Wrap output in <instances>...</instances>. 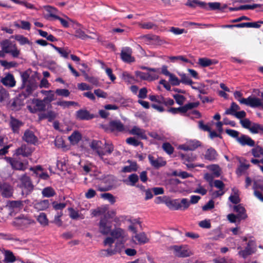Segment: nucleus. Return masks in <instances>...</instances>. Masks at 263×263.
I'll return each mask as SVG.
<instances>
[{
	"label": "nucleus",
	"mask_w": 263,
	"mask_h": 263,
	"mask_svg": "<svg viewBox=\"0 0 263 263\" xmlns=\"http://www.w3.org/2000/svg\"><path fill=\"white\" fill-rule=\"evenodd\" d=\"M37 221L43 226H47L48 224V220L45 213H41L38 216Z\"/></svg>",
	"instance_id": "a18cd8bd"
},
{
	"label": "nucleus",
	"mask_w": 263,
	"mask_h": 263,
	"mask_svg": "<svg viewBox=\"0 0 263 263\" xmlns=\"http://www.w3.org/2000/svg\"><path fill=\"white\" fill-rule=\"evenodd\" d=\"M179 76L181 78L180 83H182L185 85H189L192 86V84L194 83L192 79L187 76L185 73H180Z\"/></svg>",
	"instance_id": "58836bf2"
},
{
	"label": "nucleus",
	"mask_w": 263,
	"mask_h": 263,
	"mask_svg": "<svg viewBox=\"0 0 263 263\" xmlns=\"http://www.w3.org/2000/svg\"><path fill=\"white\" fill-rule=\"evenodd\" d=\"M63 215V212L61 211L60 212H58L57 215L54 216V218L53 220V223H54L58 227H61L62 225V221L61 219V217Z\"/></svg>",
	"instance_id": "e2e57ef3"
},
{
	"label": "nucleus",
	"mask_w": 263,
	"mask_h": 263,
	"mask_svg": "<svg viewBox=\"0 0 263 263\" xmlns=\"http://www.w3.org/2000/svg\"><path fill=\"white\" fill-rule=\"evenodd\" d=\"M130 134L133 135H136L141 139L147 140V137L145 134V130L136 126H134L130 130Z\"/></svg>",
	"instance_id": "393cba45"
},
{
	"label": "nucleus",
	"mask_w": 263,
	"mask_h": 263,
	"mask_svg": "<svg viewBox=\"0 0 263 263\" xmlns=\"http://www.w3.org/2000/svg\"><path fill=\"white\" fill-rule=\"evenodd\" d=\"M169 78L170 81L173 86H178L180 84V80L174 74H170Z\"/></svg>",
	"instance_id": "69168bd1"
},
{
	"label": "nucleus",
	"mask_w": 263,
	"mask_h": 263,
	"mask_svg": "<svg viewBox=\"0 0 263 263\" xmlns=\"http://www.w3.org/2000/svg\"><path fill=\"white\" fill-rule=\"evenodd\" d=\"M162 147L163 151L168 155L172 154L174 151L173 146L168 142L164 143L162 144Z\"/></svg>",
	"instance_id": "09e8293b"
},
{
	"label": "nucleus",
	"mask_w": 263,
	"mask_h": 263,
	"mask_svg": "<svg viewBox=\"0 0 263 263\" xmlns=\"http://www.w3.org/2000/svg\"><path fill=\"white\" fill-rule=\"evenodd\" d=\"M6 206L10 211L15 212L22 209L24 206V203L21 200L9 201Z\"/></svg>",
	"instance_id": "a211bd4d"
},
{
	"label": "nucleus",
	"mask_w": 263,
	"mask_h": 263,
	"mask_svg": "<svg viewBox=\"0 0 263 263\" xmlns=\"http://www.w3.org/2000/svg\"><path fill=\"white\" fill-rule=\"evenodd\" d=\"M109 129L111 132H122L125 128L123 124L120 120H111L108 124Z\"/></svg>",
	"instance_id": "2eb2a0df"
},
{
	"label": "nucleus",
	"mask_w": 263,
	"mask_h": 263,
	"mask_svg": "<svg viewBox=\"0 0 263 263\" xmlns=\"http://www.w3.org/2000/svg\"><path fill=\"white\" fill-rule=\"evenodd\" d=\"M21 78L22 80V84L21 87V89H23L25 85L27 84V83H29L30 81H34L33 79H29V74L26 71L24 72L21 74Z\"/></svg>",
	"instance_id": "37998d69"
},
{
	"label": "nucleus",
	"mask_w": 263,
	"mask_h": 263,
	"mask_svg": "<svg viewBox=\"0 0 263 263\" xmlns=\"http://www.w3.org/2000/svg\"><path fill=\"white\" fill-rule=\"evenodd\" d=\"M0 192L5 198L11 197L13 195V190L11 186L8 183L0 181Z\"/></svg>",
	"instance_id": "9d476101"
},
{
	"label": "nucleus",
	"mask_w": 263,
	"mask_h": 263,
	"mask_svg": "<svg viewBox=\"0 0 263 263\" xmlns=\"http://www.w3.org/2000/svg\"><path fill=\"white\" fill-rule=\"evenodd\" d=\"M1 82L4 85L9 87H14L16 84L14 76L11 73H8L2 79Z\"/></svg>",
	"instance_id": "4be33fe9"
},
{
	"label": "nucleus",
	"mask_w": 263,
	"mask_h": 263,
	"mask_svg": "<svg viewBox=\"0 0 263 263\" xmlns=\"http://www.w3.org/2000/svg\"><path fill=\"white\" fill-rule=\"evenodd\" d=\"M139 180V177L136 174H132L128 176L126 184L130 186H135Z\"/></svg>",
	"instance_id": "72a5a7b5"
},
{
	"label": "nucleus",
	"mask_w": 263,
	"mask_h": 263,
	"mask_svg": "<svg viewBox=\"0 0 263 263\" xmlns=\"http://www.w3.org/2000/svg\"><path fill=\"white\" fill-rule=\"evenodd\" d=\"M209 169L211 171L215 177H218L220 175L221 170L217 164H212L209 166Z\"/></svg>",
	"instance_id": "de8ad7c7"
},
{
	"label": "nucleus",
	"mask_w": 263,
	"mask_h": 263,
	"mask_svg": "<svg viewBox=\"0 0 263 263\" xmlns=\"http://www.w3.org/2000/svg\"><path fill=\"white\" fill-rule=\"evenodd\" d=\"M42 194L44 197L50 198L53 197L56 194V192L52 187L48 186L42 190Z\"/></svg>",
	"instance_id": "2f4dec72"
},
{
	"label": "nucleus",
	"mask_w": 263,
	"mask_h": 263,
	"mask_svg": "<svg viewBox=\"0 0 263 263\" xmlns=\"http://www.w3.org/2000/svg\"><path fill=\"white\" fill-rule=\"evenodd\" d=\"M137 170L138 166L136 162H131L129 166H125L123 168L124 172H136Z\"/></svg>",
	"instance_id": "49530a36"
},
{
	"label": "nucleus",
	"mask_w": 263,
	"mask_h": 263,
	"mask_svg": "<svg viewBox=\"0 0 263 263\" xmlns=\"http://www.w3.org/2000/svg\"><path fill=\"white\" fill-rule=\"evenodd\" d=\"M251 241L247 243V246L244 250H241L238 252V255L243 258H246L248 256L252 255L254 253L253 249L251 247Z\"/></svg>",
	"instance_id": "b1692460"
},
{
	"label": "nucleus",
	"mask_w": 263,
	"mask_h": 263,
	"mask_svg": "<svg viewBox=\"0 0 263 263\" xmlns=\"http://www.w3.org/2000/svg\"><path fill=\"white\" fill-rule=\"evenodd\" d=\"M5 159L7 162L10 163L12 168L13 170L24 171L26 169L27 167L24 163L20 162L17 160L9 157H5Z\"/></svg>",
	"instance_id": "6e6552de"
},
{
	"label": "nucleus",
	"mask_w": 263,
	"mask_h": 263,
	"mask_svg": "<svg viewBox=\"0 0 263 263\" xmlns=\"http://www.w3.org/2000/svg\"><path fill=\"white\" fill-rule=\"evenodd\" d=\"M135 238L139 243L144 244L148 242L146 235L144 233H140L135 236Z\"/></svg>",
	"instance_id": "a19ab883"
},
{
	"label": "nucleus",
	"mask_w": 263,
	"mask_h": 263,
	"mask_svg": "<svg viewBox=\"0 0 263 263\" xmlns=\"http://www.w3.org/2000/svg\"><path fill=\"white\" fill-rule=\"evenodd\" d=\"M148 157L151 164L155 168H158L166 164L165 161L162 160L160 161L158 159H155V158L151 155H149Z\"/></svg>",
	"instance_id": "cd10ccee"
},
{
	"label": "nucleus",
	"mask_w": 263,
	"mask_h": 263,
	"mask_svg": "<svg viewBox=\"0 0 263 263\" xmlns=\"http://www.w3.org/2000/svg\"><path fill=\"white\" fill-rule=\"evenodd\" d=\"M121 58L125 62L130 63L134 61V59L131 56V54L125 51H121Z\"/></svg>",
	"instance_id": "c03bdc74"
},
{
	"label": "nucleus",
	"mask_w": 263,
	"mask_h": 263,
	"mask_svg": "<svg viewBox=\"0 0 263 263\" xmlns=\"http://www.w3.org/2000/svg\"><path fill=\"white\" fill-rule=\"evenodd\" d=\"M8 91L2 86H0V103H2L8 97Z\"/></svg>",
	"instance_id": "6e6d98bb"
},
{
	"label": "nucleus",
	"mask_w": 263,
	"mask_h": 263,
	"mask_svg": "<svg viewBox=\"0 0 263 263\" xmlns=\"http://www.w3.org/2000/svg\"><path fill=\"white\" fill-rule=\"evenodd\" d=\"M218 154L216 151L213 147L208 148L204 155L205 159L210 161H213L217 159Z\"/></svg>",
	"instance_id": "5701e85b"
},
{
	"label": "nucleus",
	"mask_w": 263,
	"mask_h": 263,
	"mask_svg": "<svg viewBox=\"0 0 263 263\" xmlns=\"http://www.w3.org/2000/svg\"><path fill=\"white\" fill-rule=\"evenodd\" d=\"M240 109V107L235 102H233L229 108L226 110L225 114L227 115H233L237 112V110Z\"/></svg>",
	"instance_id": "e433bc0d"
},
{
	"label": "nucleus",
	"mask_w": 263,
	"mask_h": 263,
	"mask_svg": "<svg viewBox=\"0 0 263 263\" xmlns=\"http://www.w3.org/2000/svg\"><path fill=\"white\" fill-rule=\"evenodd\" d=\"M233 210L237 213V216L238 217L239 221L245 220L247 218L248 216L246 214V210L241 204L234 205Z\"/></svg>",
	"instance_id": "6ab92c4d"
},
{
	"label": "nucleus",
	"mask_w": 263,
	"mask_h": 263,
	"mask_svg": "<svg viewBox=\"0 0 263 263\" xmlns=\"http://www.w3.org/2000/svg\"><path fill=\"white\" fill-rule=\"evenodd\" d=\"M102 144L101 141L93 140L91 143L90 147L93 151L96 152L100 148V146H102Z\"/></svg>",
	"instance_id": "774afa93"
},
{
	"label": "nucleus",
	"mask_w": 263,
	"mask_h": 263,
	"mask_svg": "<svg viewBox=\"0 0 263 263\" xmlns=\"http://www.w3.org/2000/svg\"><path fill=\"white\" fill-rule=\"evenodd\" d=\"M50 45L56 51H57L62 57L66 59L68 58V54L70 52V51H67L65 49L57 47L52 44H50Z\"/></svg>",
	"instance_id": "ea45409f"
},
{
	"label": "nucleus",
	"mask_w": 263,
	"mask_h": 263,
	"mask_svg": "<svg viewBox=\"0 0 263 263\" xmlns=\"http://www.w3.org/2000/svg\"><path fill=\"white\" fill-rule=\"evenodd\" d=\"M180 155L182 160L183 161V163L186 165L187 167L194 168V166L193 164H188L186 162L194 161L196 158L195 155H194L191 152H187L185 153H181Z\"/></svg>",
	"instance_id": "9b49d317"
},
{
	"label": "nucleus",
	"mask_w": 263,
	"mask_h": 263,
	"mask_svg": "<svg viewBox=\"0 0 263 263\" xmlns=\"http://www.w3.org/2000/svg\"><path fill=\"white\" fill-rule=\"evenodd\" d=\"M14 38L15 40L18 41L20 45H24L25 44H31V43L29 41L28 39L26 37H25L23 35H15L14 36Z\"/></svg>",
	"instance_id": "4c0bfd02"
},
{
	"label": "nucleus",
	"mask_w": 263,
	"mask_h": 263,
	"mask_svg": "<svg viewBox=\"0 0 263 263\" xmlns=\"http://www.w3.org/2000/svg\"><path fill=\"white\" fill-rule=\"evenodd\" d=\"M81 135L77 131H74L69 137L68 139L72 143H77L81 139Z\"/></svg>",
	"instance_id": "c9c22d12"
},
{
	"label": "nucleus",
	"mask_w": 263,
	"mask_h": 263,
	"mask_svg": "<svg viewBox=\"0 0 263 263\" xmlns=\"http://www.w3.org/2000/svg\"><path fill=\"white\" fill-rule=\"evenodd\" d=\"M174 251V254L178 257H185L190 255L189 253L183 246L175 245L171 247Z\"/></svg>",
	"instance_id": "1a4fd4ad"
},
{
	"label": "nucleus",
	"mask_w": 263,
	"mask_h": 263,
	"mask_svg": "<svg viewBox=\"0 0 263 263\" xmlns=\"http://www.w3.org/2000/svg\"><path fill=\"white\" fill-rule=\"evenodd\" d=\"M225 132L229 136L235 138L236 141H237L238 138L239 137V132L234 129H226Z\"/></svg>",
	"instance_id": "4d7b16f0"
},
{
	"label": "nucleus",
	"mask_w": 263,
	"mask_h": 263,
	"mask_svg": "<svg viewBox=\"0 0 263 263\" xmlns=\"http://www.w3.org/2000/svg\"><path fill=\"white\" fill-rule=\"evenodd\" d=\"M16 45L13 44L12 42L9 40L6 39L1 43L2 49L4 50L6 53L10 52L11 50L13 49Z\"/></svg>",
	"instance_id": "a878e982"
},
{
	"label": "nucleus",
	"mask_w": 263,
	"mask_h": 263,
	"mask_svg": "<svg viewBox=\"0 0 263 263\" xmlns=\"http://www.w3.org/2000/svg\"><path fill=\"white\" fill-rule=\"evenodd\" d=\"M36 87L37 85L35 81H30L23 88H25V91L22 92L20 94L23 96L24 98L26 99L32 93Z\"/></svg>",
	"instance_id": "ddd939ff"
},
{
	"label": "nucleus",
	"mask_w": 263,
	"mask_h": 263,
	"mask_svg": "<svg viewBox=\"0 0 263 263\" xmlns=\"http://www.w3.org/2000/svg\"><path fill=\"white\" fill-rule=\"evenodd\" d=\"M54 104L61 106L63 109L69 108L71 106H79L78 102L70 101H59L54 103Z\"/></svg>",
	"instance_id": "c85d7f7f"
},
{
	"label": "nucleus",
	"mask_w": 263,
	"mask_h": 263,
	"mask_svg": "<svg viewBox=\"0 0 263 263\" xmlns=\"http://www.w3.org/2000/svg\"><path fill=\"white\" fill-rule=\"evenodd\" d=\"M55 93L60 96L67 97L70 95V91L67 89H57Z\"/></svg>",
	"instance_id": "0e129e2a"
},
{
	"label": "nucleus",
	"mask_w": 263,
	"mask_h": 263,
	"mask_svg": "<svg viewBox=\"0 0 263 263\" xmlns=\"http://www.w3.org/2000/svg\"><path fill=\"white\" fill-rule=\"evenodd\" d=\"M126 142L127 144L130 145H133L134 146H138L140 145L141 146L143 145V143L138 141L137 139H136L134 137H129L126 139Z\"/></svg>",
	"instance_id": "3c124183"
},
{
	"label": "nucleus",
	"mask_w": 263,
	"mask_h": 263,
	"mask_svg": "<svg viewBox=\"0 0 263 263\" xmlns=\"http://www.w3.org/2000/svg\"><path fill=\"white\" fill-rule=\"evenodd\" d=\"M9 125L13 133L18 134L20 133V128L24 125V123L22 121L11 116L9 122Z\"/></svg>",
	"instance_id": "39448f33"
},
{
	"label": "nucleus",
	"mask_w": 263,
	"mask_h": 263,
	"mask_svg": "<svg viewBox=\"0 0 263 263\" xmlns=\"http://www.w3.org/2000/svg\"><path fill=\"white\" fill-rule=\"evenodd\" d=\"M35 104L34 108H32L30 106H28V109L32 113H35L37 111H44L46 109V104L42 100L36 99L33 101Z\"/></svg>",
	"instance_id": "dca6fc26"
},
{
	"label": "nucleus",
	"mask_w": 263,
	"mask_h": 263,
	"mask_svg": "<svg viewBox=\"0 0 263 263\" xmlns=\"http://www.w3.org/2000/svg\"><path fill=\"white\" fill-rule=\"evenodd\" d=\"M198 64L202 67H206L218 63V61L214 59H210L207 58H201L198 59Z\"/></svg>",
	"instance_id": "bb28decb"
},
{
	"label": "nucleus",
	"mask_w": 263,
	"mask_h": 263,
	"mask_svg": "<svg viewBox=\"0 0 263 263\" xmlns=\"http://www.w3.org/2000/svg\"><path fill=\"white\" fill-rule=\"evenodd\" d=\"M21 181V186L26 190L27 194L31 192L34 189V186L32 183L30 178L26 174L22 175L20 178Z\"/></svg>",
	"instance_id": "20e7f679"
},
{
	"label": "nucleus",
	"mask_w": 263,
	"mask_h": 263,
	"mask_svg": "<svg viewBox=\"0 0 263 263\" xmlns=\"http://www.w3.org/2000/svg\"><path fill=\"white\" fill-rule=\"evenodd\" d=\"M235 98L241 104H245L249 106H256L259 105V100L256 97L249 96L247 98H242V93L239 91L234 93Z\"/></svg>",
	"instance_id": "f03ea898"
},
{
	"label": "nucleus",
	"mask_w": 263,
	"mask_h": 263,
	"mask_svg": "<svg viewBox=\"0 0 263 263\" xmlns=\"http://www.w3.org/2000/svg\"><path fill=\"white\" fill-rule=\"evenodd\" d=\"M136 75L137 77H138L141 79L144 80H147L151 77V74L149 73L143 72L140 71H136Z\"/></svg>",
	"instance_id": "338daca9"
},
{
	"label": "nucleus",
	"mask_w": 263,
	"mask_h": 263,
	"mask_svg": "<svg viewBox=\"0 0 263 263\" xmlns=\"http://www.w3.org/2000/svg\"><path fill=\"white\" fill-rule=\"evenodd\" d=\"M249 164H245L243 163H241L236 169V174L238 176H241L245 171H246L249 167Z\"/></svg>",
	"instance_id": "864d4df0"
},
{
	"label": "nucleus",
	"mask_w": 263,
	"mask_h": 263,
	"mask_svg": "<svg viewBox=\"0 0 263 263\" xmlns=\"http://www.w3.org/2000/svg\"><path fill=\"white\" fill-rule=\"evenodd\" d=\"M102 252H107L106 256H111L116 254L117 253H120L121 252V249H118V245L115 247L114 249H108L107 250H103Z\"/></svg>",
	"instance_id": "13d9d810"
},
{
	"label": "nucleus",
	"mask_w": 263,
	"mask_h": 263,
	"mask_svg": "<svg viewBox=\"0 0 263 263\" xmlns=\"http://www.w3.org/2000/svg\"><path fill=\"white\" fill-rule=\"evenodd\" d=\"M32 152V148L26 144H23L15 150V154L16 156L22 155L24 157H28L31 155Z\"/></svg>",
	"instance_id": "f8f14e48"
},
{
	"label": "nucleus",
	"mask_w": 263,
	"mask_h": 263,
	"mask_svg": "<svg viewBox=\"0 0 263 263\" xmlns=\"http://www.w3.org/2000/svg\"><path fill=\"white\" fill-rule=\"evenodd\" d=\"M76 118L79 120H90L93 119L95 116L91 114L86 109H80L77 110L75 114Z\"/></svg>",
	"instance_id": "423d86ee"
},
{
	"label": "nucleus",
	"mask_w": 263,
	"mask_h": 263,
	"mask_svg": "<svg viewBox=\"0 0 263 263\" xmlns=\"http://www.w3.org/2000/svg\"><path fill=\"white\" fill-rule=\"evenodd\" d=\"M253 122H252L249 119L245 118L240 120V123L244 128L248 129L251 132V129Z\"/></svg>",
	"instance_id": "79ce46f5"
},
{
	"label": "nucleus",
	"mask_w": 263,
	"mask_h": 263,
	"mask_svg": "<svg viewBox=\"0 0 263 263\" xmlns=\"http://www.w3.org/2000/svg\"><path fill=\"white\" fill-rule=\"evenodd\" d=\"M104 149L106 155H110L114 151V146L111 143L105 142L104 143Z\"/></svg>",
	"instance_id": "052dcab7"
},
{
	"label": "nucleus",
	"mask_w": 263,
	"mask_h": 263,
	"mask_svg": "<svg viewBox=\"0 0 263 263\" xmlns=\"http://www.w3.org/2000/svg\"><path fill=\"white\" fill-rule=\"evenodd\" d=\"M22 139L27 143L34 145H36L38 143V138L34 133L29 129L25 130L22 137Z\"/></svg>",
	"instance_id": "0eeeda50"
},
{
	"label": "nucleus",
	"mask_w": 263,
	"mask_h": 263,
	"mask_svg": "<svg viewBox=\"0 0 263 263\" xmlns=\"http://www.w3.org/2000/svg\"><path fill=\"white\" fill-rule=\"evenodd\" d=\"M241 145H248L253 147L255 145V141L249 136L241 134L237 141Z\"/></svg>",
	"instance_id": "f3484780"
},
{
	"label": "nucleus",
	"mask_w": 263,
	"mask_h": 263,
	"mask_svg": "<svg viewBox=\"0 0 263 263\" xmlns=\"http://www.w3.org/2000/svg\"><path fill=\"white\" fill-rule=\"evenodd\" d=\"M208 10H221V5L218 2L209 3L208 4Z\"/></svg>",
	"instance_id": "680f3d73"
},
{
	"label": "nucleus",
	"mask_w": 263,
	"mask_h": 263,
	"mask_svg": "<svg viewBox=\"0 0 263 263\" xmlns=\"http://www.w3.org/2000/svg\"><path fill=\"white\" fill-rule=\"evenodd\" d=\"M124 231L120 228H117L114 229L113 230H111L110 234L114 239L123 238L124 237Z\"/></svg>",
	"instance_id": "c756f323"
},
{
	"label": "nucleus",
	"mask_w": 263,
	"mask_h": 263,
	"mask_svg": "<svg viewBox=\"0 0 263 263\" xmlns=\"http://www.w3.org/2000/svg\"><path fill=\"white\" fill-rule=\"evenodd\" d=\"M26 98H24L23 96L20 93L13 99V101L11 104V107L13 110H18L21 107L24 105V100Z\"/></svg>",
	"instance_id": "4468645a"
},
{
	"label": "nucleus",
	"mask_w": 263,
	"mask_h": 263,
	"mask_svg": "<svg viewBox=\"0 0 263 263\" xmlns=\"http://www.w3.org/2000/svg\"><path fill=\"white\" fill-rule=\"evenodd\" d=\"M1 251L4 254L5 263H13L16 260V257L11 251L4 249Z\"/></svg>",
	"instance_id": "aec40b11"
},
{
	"label": "nucleus",
	"mask_w": 263,
	"mask_h": 263,
	"mask_svg": "<svg viewBox=\"0 0 263 263\" xmlns=\"http://www.w3.org/2000/svg\"><path fill=\"white\" fill-rule=\"evenodd\" d=\"M111 221L106 215L101 218L99 223V232L103 235H107L110 233L111 230Z\"/></svg>",
	"instance_id": "7ed1b4c3"
},
{
	"label": "nucleus",
	"mask_w": 263,
	"mask_h": 263,
	"mask_svg": "<svg viewBox=\"0 0 263 263\" xmlns=\"http://www.w3.org/2000/svg\"><path fill=\"white\" fill-rule=\"evenodd\" d=\"M101 197L104 199L108 200L111 204H114L116 202L115 197L109 193L101 194Z\"/></svg>",
	"instance_id": "5fc2aeb1"
},
{
	"label": "nucleus",
	"mask_w": 263,
	"mask_h": 263,
	"mask_svg": "<svg viewBox=\"0 0 263 263\" xmlns=\"http://www.w3.org/2000/svg\"><path fill=\"white\" fill-rule=\"evenodd\" d=\"M14 25L18 28H22V29L26 30H30L31 28L30 23L29 22L25 21H20V24L15 22L14 23Z\"/></svg>",
	"instance_id": "473e14b6"
},
{
	"label": "nucleus",
	"mask_w": 263,
	"mask_h": 263,
	"mask_svg": "<svg viewBox=\"0 0 263 263\" xmlns=\"http://www.w3.org/2000/svg\"><path fill=\"white\" fill-rule=\"evenodd\" d=\"M0 64L7 69L16 67L18 65L17 62L15 61L8 62L6 60H0Z\"/></svg>",
	"instance_id": "f704fd0d"
},
{
	"label": "nucleus",
	"mask_w": 263,
	"mask_h": 263,
	"mask_svg": "<svg viewBox=\"0 0 263 263\" xmlns=\"http://www.w3.org/2000/svg\"><path fill=\"white\" fill-rule=\"evenodd\" d=\"M166 205L172 210H185L190 206V202L187 198L167 199L165 201Z\"/></svg>",
	"instance_id": "f257e3e1"
},
{
	"label": "nucleus",
	"mask_w": 263,
	"mask_h": 263,
	"mask_svg": "<svg viewBox=\"0 0 263 263\" xmlns=\"http://www.w3.org/2000/svg\"><path fill=\"white\" fill-rule=\"evenodd\" d=\"M167 111L171 112L174 115L177 114H185L186 113L185 111L184 106H180L178 108L175 107H171Z\"/></svg>",
	"instance_id": "603ef678"
},
{
	"label": "nucleus",
	"mask_w": 263,
	"mask_h": 263,
	"mask_svg": "<svg viewBox=\"0 0 263 263\" xmlns=\"http://www.w3.org/2000/svg\"><path fill=\"white\" fill-rule=\"evenodd\" d=\"M262 6L260 4H253V5H245L239 6V10H253L257 8H260Z\"/></svg>",
	"instance_id": "8fccbe9b"
},
{
	"label": "nucleus",
	"mask_w": 263,
	"mask_h": 263,
	"mask_svg": "<svg viewBox=\"0 0 263 263\" xmlns=\"http://www.w3.org/2000/svg\"><path fill=\"white\" fill-rule=\"evenodd\" d=\"M49 201L48 199L37 201L33 203L34 208L37 211L46 210L49 207Z\"/></svg>",
	"instance_id": "412c9836"
},
{
	"label": "nucleus",
	"mask_w": 263,
	"mask_h": 263,
	"mask_svg": "<svg viewBox=\"0 0 263 263\" xmlns=\"http://www.w3.org/2000/svg\"><path fill=\"white\" fill-rule=\"evenodd\" d=\"M251 129V133L253 134L263 135L262 124L253 122Z\"/></svg>",
	"instance_id": "7c9ffc66"
},
{
	"label": "nucleus",
	"mask_w": 263,
	"mask_h": 263,
	"mask_svg": "<svg viewBox=\"0 0 263 263\" xmlns=\"http://www.w3.org/2000/svg\"><path fill=\"white\" fill-rule=\"evenodd\" d=\"M174 99L175 100L176 103L179 105L183 104L184 101L185 100V97L181 95L175 94L173 96Z\"/></svg>",
	"instance_id": "bf43d9fd"
}]
</instances>
